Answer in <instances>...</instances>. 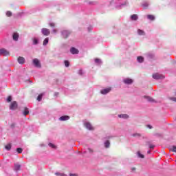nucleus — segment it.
Wrapping results in <instances>:
<instances>
[{
    "instance_id": "nucleus-31",
    "label": "nucleus",
    "mask_w": 176,
    "mask_h": 176,
    "mask_svg": "<svg viewBox=\"0 0 176 176\" xmlns=\"http://www.w3.org/2000/svg\"><path fill=\"white\" fill-rule=\"evenodd\" d=\"M64 63H65V67H69V61H68V60H65Z\"/></svg>"
},
{
    "instance_id": "nucleus-20",
    "label": "nucleus",
    "mask_w": 176,
    "mask_h": 176,
    "mask_svg": "<svg viewBox=\"0 0 176 176\" xmlns=\"http://www.w3.org/2000/svg\"><path fill=\"white\" fill-rule=\"evenodd\" d=\"M131 20H138V16H137V14H133L131 16Z\"/></svg>"
},
{
    "instance_id": "nucleus-38",
    "label": "nucleus",
    "mask_w": 176,
    "mask_h": 176,
    "mask_svg": "<svg viewBox=\"0 0 176 176\" xmlns=\"http://www.w3.org/2000/svg\"><path fill=\"white\" fill-rule=\"evenodd\" d=\"M33 43H34V45H37L38 44V40L36 38H34L33 40Z\"/></svg>"
},
{
    "instance_id": "nucleus-26",
    "label": "nucleus",
    "mask_w": 176,
    "mask_h": 176,
    "mask_svg": "<svg viewBox=\"0 0 176 176\" xmlns=\"http://www.w3.org/2000/svg\"><path fill=\"white\" fill-rule=\"evenodd\" d=\"M43 96V94H40L37 97V101H41L42 100V97Z\"/></svg>"
},
{
    "instance_id": "nucleus-29",
    "label": "nucleus",
    "mask_w": 176,
    "mask_h": 176,
    "mask_svg": "<svg viewBox=\"0 0 176 176\" xmlns=\"http://www.w3.org/2000/svg\"><path fill=\"white\" fill-rule=\"evenodd\" d=\"M143 8H144V9H146V8H148V6H149V3H144L142 4Z\"/></svg>"
},
{
    "instance_id": "nucleus-47",
    "label": "nucleus",
    "mask_w": 176,
    "mask_h": 176,
    "mask_svg": "<svg viewBox=\"0 0 176 176\" xmlns=\"http://www.w3.org/2000/svg\"><path fill=\"white\" fill-rule=\"evenodd\" d=\"M12 127H14V124H12Z\"/></svg>"
},
{
    "instance_id": "nucleus-17",
    "label": "nucleus",
    "mask_w": 176,
    "mask_h": 176,
    "mask_svg": "<svg viewBox=\"0 0 176 176\" xmlns=\"http://www.w3.org/2000/svg\"><path fill=\"white\" fill-rule=\"evenodd\" d=\"M137 60L138 63H144V57L142 56H138Z\"/></svg>"
},
{
    "instance_id": "nucleus-32",
    "label": "nucleus",
    "mask_w": 176,
    "mask_h": 176,
    "mask_svg": "<svg viewBox=\"0 0 176 176\" xmlns=\"http://www.w3.org/2000/svg\"><path fill=\"white\" fill-rule=\"evenodd\" d=\"M49 146L51 148H53L54 149H56V145L53 144L52 143H49Z\"/></svg>"
},
{
    "instance_id": "nucleus-24",
    "label": "nucleus",
    "mask_w": 176,
    "mask_h": 176,
    "mask_svg": "<svg viewBox=\"0 0 176 176\" xmlns=\"http://www.w3.org/2000/svg\"><path fill=\"white\" fill-rule=\"evenodd\" d=\"M147 18L148 19V20H151L152 21H153V20H155V16H153V15H148Z\"/></svg>"
},
{
    "instance_id": "nucleus-37",
    "label": "nucleus",
    "mask_w": 176,
    "mask_h": 176,
    "mask_svg": "<svg viewBox=\"0 0 176 176\" xmlns=\"http://www.w3.org/2000/svg\"><path fill=\"white\" fill-rule=\"evenodd\" d=\"M12 101V96H8L7 98V102H10Z\"/></svg>"
},
{
    "instance_id": "nucleus-15",
    "label": "nucleus",
    "mask_w": 176,
    "mask_h": 176,
    "mask_svg": "<svg viewBox=\"0 0 176 176\" xmlns=\"http://www.w3.org/2000/svg\"><path fill=\"white\" fill-rule=\"evenodd\" d=\"M21 168V164H15L14 165V169L16 171H19Z\"/></svg>"
},
{
    "instance_id": "nucleus-27",
    "label": "nucleus",
    "mask_w": 176,
    "mask_h": 176,
    "mask_svg": "<svg viewBox=\"0 0 176 176\" xmlns=\"http://www.w3.org/2000/svg\"><path fill=\"white\" fill-rule=\"evenodd\" d=\"M170 151L176 153V146H173L172 148H170Z\"/></svg>"
},
{
    "instance_id": "nucleus-34",
    "label": "nucleus",
    "mask_w": 176,
    "mask_h": 176,
    "mask_svg": "<svg viewBox=\"0 0 176 176\" xmlns=\"http://www.w3.org/2000/svg\"><path fill=\"white\" fill-rule=\"evenodd\" d=\"M95 63H96V64H101V60H100L98 58H96Z\"/></svg>"
},
{
    "instance_id": "nucleus-45",
    "label": "nucleus",
    "mask_w": 176,
    "mask_h": 176,
    "mask_svg": "<svg viewBox=\"0 0 176 176\" xmlns=\"http://www.w3.org/2000/svg\"><path fill=\"white\" fill-rule=\"evenodd\" d=\"M131 170H132V171H135V168H134V167H133V168H131Z\"/></svg>"
},
{
    "instance_id": "nucleus-2",
    "label": "nucleus",
    "mask_w": 176,
    "mask_h": 176,
    "mask_svg": "<svg viewBox=\"0 0 176 176\" xmlns=\"http://www.w3.org/2000/svg\"><path fill=\"white\" fill-rule=\"evenodd\" d=\"M18 107L19 104H17V102L13 101L10 104V109H11V111H15V109H16Z\"/></svg>"
},
{
    "instance_id": "nucleus-1",
    "label": "nucleus",
    "mask_w": 176,
    "mask_h": 176,
    "mask_svg": "<svg viewBox=\"0 0 176 176\" xmlns=\"http://www.w3.org/2000/svg\"><path fill=\"white\" fill-rule=\"evenodd\" d=\"M61 35L62 38H63L64 39H67V38H68V36L71 35V31L64 30L61 32Z\"/></svg>"
},
{
    "instance_id": "nucleus-22",
    "label": "nucleus",
    "mask_w": 176,
    "mask_h": 176,
    "mask_svg": "<svg viewBox=\"0 0 176 176\" xmlns=\"http://www.w3.org/2000/svg\"><path fill=\"white\" fill-rule=\"evenodd\" d=\"M109 145H111V142H109V140H107L104 142V146L105 148H109Z\"/></svg>"
},
{
    "instance_id": "nucleus-3",
    "label": "nucleus",
    "mask_w": 176,
    "mask_h": 176,
    "mask_svg": "<svg viewBox=\"0 0 176 176\" xmlns=\"http://www.w3.org/2000/svg\"><path fill=\"white\" fill-rule=\"evenodd\" d=\"M153 79H156L157 80L159 79H164V76H163L162 74H160L159 73H155V74H153Z\"/></svg>"
},
{
    "instance_id": "nucleus-43",
    "label": "nucleus",
    "mask_w": 176,
    "mask_h": 176,
    "mask_svg": "<svg viewBox=\"0 0 176 176\" xmlns=\"http://www.w3.org/2000/svg\"><path fill=\"white\" fill-rule=\"evenodd\" d=\"M52 32H54V34H56V33L57 32V30L54 29V30H52Z\"/></svg>"
},
{
    "instance_id": "nucleus-18",
    "label": "nucleus",
    "mask_w": 176,
    "mask_h": 176,
    "mask_svg": "<svg viewBox=\"0 0 176 176\" xmlns=\"http://www.w3.org/2000/svg\"><path fill=\"white\" fill-rule=\"evenodd\" d=\"M144 98H146V100H147V101H149L150 102H153V98L149 97V96H144Z\"/></svg>"
},
{
    "instance_id": "nucleus-36",
    "label": "nucleus",
    "mask_w": 176,
    "mask_h": 176,
    "mask_svg": "<svg viewBox=\"0 0 176 176\" xmlns=\"http://www.w3.org/2000/svg\"><path fill=\"white\" fill-rule=\"evenodd\" d=\"M49 25H50V27H52V28L56 27V24H55L54 23H50L49 24Z\"/></svg>"
},
{
    "instance_id": "nucleus-46",
    "label": "nucleus",
    "mask_w": 176,
    "mask_h": 176,
    "mask_svg": "<svg viewBox=\"0 0 176 176\" xmlns=\"http://www.w3.org/2000/svg\"><path fill=\"white\" fill-rule=\"evenodd\" d=\"M147 153L149 155L151 153V151H147Z\"/></svg>"
},
{
    "instance_id": "nucleus-6",
    "label": "nucleus",
    "mask_w": 176,
    "mask_h": 176,
    "mask_svg": "<svg viewBox=\"0 0 176 176\" xmlns=\"http://www.w3.org/2000/svg\"><path fill=\"white\" fill-rule=\"evenodd\" d=\"M112 90V88L109 87L100 91L101 94H108Z\"/></svg>"
},
{
    "instance_id": "nucleus-16",
    "label": "nucleus",
    "mask_w": 176,
    "mask_h": 176,
    "mask_svg": "<svg viewBox=\"0 0 176 176\" xmlns=\"http://www.w3.org/2000/svg\"><path fill=\"white\" fill-rule=\"evenodd\" d=\"M49 43V38H45V40L43 41V46H46Z\"/></svg>"
},
{
    "instance_id": "nucleus-14",
    "label": "nucleus",
    "mask_w": 176,
    "mask_h": 176,
    "mask_svg": "<svg viewBox=\"0 0 176 176\" xmlns=\"http://www.w3.org/2000/svg\"><path fill=\"white\" fill-rule=\"evenodd\" d=\"M30 113V111L28 110V108L25 107L24 111H23V115L24 116H27Z\"/></svg>"
},
{
    "instance_id": "nucleus-13",
    "label": "nucleus",
    "mask_w": 176,
    "mask_h": 176,
    "mask_svg": "<svg viewBox=\"0 0 176 176\" xmlns=\"http://www.w3.org/2000/svg\"><path fill=\"white\" fill-rule=\"evenodd\" d=\"M14 41H19V34L18 33H14L12 36Z\"/></svg>"
},
{
    "instance_id": "nucleus-44",
    "label": "nucleus",
    "mask_w": 176,
    "mask_h": 176,
    "mask_svg": "<svg viewBox=\"0 0 176 176\" xmlns=\"http://www.w3.org/2000/svg\"><path fill=\"white\" fill-rule=\"evenodd\" d=\"M147 127H148V129H152V126H151V125H147Z\"/></svg>"
},
{
    "instance_id": "nucleus-28",
    "label": "nucleus",
    "mask_w": 176,
    "mask_h": 176,
    "mask_svg": "<svg viewBox=\"0 0 176 176\" xmlns=\"http://www.w3.org/2000/svg\"><path fill=\"white\" fill-rule=\"evenodd\" d=\"M16 152H17L18 153H23V148H16Z\"/></svg>"
},
{
    "instance_id": "nucleus-21",
    "label": "nucleus",
    "mask_w": 176,
    "mask_h": 176,
    "mask_svg": "<svg viewBox=\"0 0 176 176\" xmlns=\"http://www.w3.org/2000/svg\"><path fill=\"white\" fill-rule=\"evenodd\" d=\"M138 34L139 35H145V32H144V30H138Z\"/></svg>"
},
{
    "instance_id": "nucleus-10",
    "label": "nucleus",
    "mask_w": 176,
    "mask_h": 176,
    "mask_svg": "<svg viewBox=\"0 0 176 176\" xmlns=\"http://www.w3.org/2000/svg\"><path fill=\"white\" fill-rule=\"evenodd\" d=\"M18 63L19 64H24V63H25V59L23 56H19L18 58Z\"/></svg>"
},
{
    "instance_id": "nucleus-7",
    "label": "nucleus",
    "mask_w": 176,
    "mask_h": 176,
    "mask_svg": "<svg viewBox=\"0 0 176 176\" xmlns=\"http://www.w3.org/2000/svg\"><path fill=\"white\" fill-rule=\"evenodd\" d=\"M70 52L72 53V54H78L79 53V50H78V49L72 47L70 49Z\"/></svg>"
},
{
    "instance_id": "nucleus-9",
    "label": "nucleus",
    "mask_w": 176,
    "mask_h": 176,
    "mask_svg": "<svg viewBox=\"0 0 176 176\" xmlns=\"http://www.w3.org/2000/svg\"><path fill=\"white\" fill-rule=\"evenodd\" d=\"M85 126L87 129H88V130H94V128H93V126H91V124L89 122H86Z\"/></svg>"
},
{
    "instance_id": "nucleus-42",
    "label": "nucleus",
    "mask_w": 176,
    "mask_h": 176,
    "mask_svg": "<svg viewBox=\"0 0 176 176\" xmlns=\"http://www.w3.org/2000/svg\"><path fill=\"white\" fill-rule=\"evenodd\" d=\"M69 176H78V175H76L75 173H70Z\"/></svg>"
},
{
    "instance_id": "nucleus-39",
    "label": "nucleus",
    "mask_w": 176,
    "mask_h": 176,
    "mask_svg": "<svg viewBox=\"0 0 176 176\" xmlns=\"http://www.w3.org/2000/svg\"><path fill=\"white\" fill-rule=\"evenodd\" d=\"M153 148H155V146H153V144H150L149 145V148L150 149H153Z\"/></svg>"
},
{
    "instance_id": "nucleus-12",
    "label": "nucleus",
    "mask_w": 176,
    "mask_h": 176,
    "mask_svg": "<svg viewBox=\"0 0 176 176\" xmlns=\"http://www.w3.org/2000/svg\"><path fill=\"white\" fill-rule=\"evenodd\" d=\"M124 83H125L126 85H131V83H133V80H131L130 78L124 79Z\"/></svg>"
},
{
    "instance_id": "nucleus-40",
    "label": "nucleus",
    "mask_w": 176,
    "mask_h": 176,
    "mask_svg": "<svg viewBox=\"0 0 176 176\" xmlns=\"http://www.w3.org/2000/svg\"><path fill=\"white\" fill-rule=\"evenodd\" d=\"M170 100L176 102V98H170Z\"/></svg>"
},
{
    "instance_id": "nucleus-8",
    "label": "nucleus",
    "mask_w": 176,
    "mask_h": 176,
    "mask_svg": "<svg viewBox=\"0 0 176 176\" xmlns=\"http://www.w3.org/2000/svg\"><path fill=\"white\" fill-rule=\"evenodd\" d=\"M0 54H3V56H9V52L5 49H1L0 50Z\"/></svg>"
},
{
    "instance_id": "nucleus-25",
    "label": "nucleus",
    "mask_w": 176,
    "mask_h": 176,
    "mask_svg": "<svg viewBox=\"0 0 176 176\" xmlns=\"http://www.w3.org/2000/svg\"><path fill=\"white\" fill-rule=\"evenodd\" d=\"M6 149H7V151H10V149H12V145L10 144H7L6 146H5Z\"/></svg>"
},
{
    "instance_id": "nucleus-19",
    "label": "nucleus",
    "mask_w": 176,
    "mask_h": 176,
    "mask_svg": "<svg viewBox=\"0 0 176 176\" xmlns=\"http://www.w3.org/2000/svg\"><path fill=\"white\" fill-rule=\"evenodd\" d=\"M119 118H122V119H127L129 118V115L126 114H121L118 116Z\"/></svg>"
},
{
    "instance_id": "nucleus-48",
    "label": "nucleus",
    "mask_w": 176,
    "mask_h": 176,
    "mask_svg": "<svg viewBox=\"0 0 176 176\" xmlns=\"http://www.w3.org/2000/svg\"><path fill=\"white\" fill-rule=\"evenodd\" d=\"M146 144H149V142H147Z\"/></svg>"
},
{
    "instance_id": "nucleus-5",
    "label": "nucleus",
    "mask_w": 176,
    "mask_h": 176,
    "mask_svg": "<svg viewBox=\"0 0 176 176\" xmlns=\"http://www.w3.org/2000/svg\"><path fill=\"white\" fill-rule=\"evenodd\" d=\"M33 64H34L35 67L37 68H41L42 67L41 62L38 60V58L33 59Z\"/></svg>"
},
{
    "instance_id": "nucleus-41",
    "label": "nucleus",
    "mask_w": 176,
    "mask_h": 176,
    "mask_svg": "<svg viewBox=\"0 0 176 176\" xmlns=\"http://www.w3.org/2000/svg\"><path fill=\"white\" fill-rule=\"evenodd\" d=\"M88 151H89V152H90V153H93V152H94L93 149H91V148H88Z\"/></svg>"
},
{
    "instance_id": "nucleus-33",
    "label": "nucleus",
    "mask_w": 176,
    "mask_h": 176,
    "mask_svg": "<svg viewBox=\"0 0 176 176\" xmlns=\"http://www.w3.org/2000/svg\"><path fill=\"white\" fill-rule=\"evenodd\" d=\"M55 175H57V176H65V175L64 173H56Z\"/></svg>"
},
{
    "instance_id": "nucleus-11",
    "label": "nucleus",
    "mask_w": 176,
    "mask_h": 176,
    "mask_svg": "<svg viewBox=\"0 0 176 176\" xmlns=\"http://www.w3.org/2000/svg\"><path fill=\"white\" fill-rule=\"evenodd\" d=\"M59 120H61L62 122H64L65 120H69V116H63L60 117Z\"/></svg>"
},
{
    "instance_id": "nucleus-4",
    "label": "nucleus",
    "mask_w": 176,
    "mask_h": 176,
    "mask_svg": "<svg viewBox=\"0 0 176 176\" xmlns=\"http://www.w3.org/2000/svg\"><path fill=\"white\" fill-rule=\"evenodd\" d=\"M41 32L45 36H48V35H50V30L47 28H43L41 30Z\"/></svg>"
},
{
    "instance_id": "nucleus-30",
    "label": "nucleus",
    "mask_w": 176,
    "mask_h": 176,
    "mask_svg": "<svg viewBox=\"0 0 176 176\" xmlns=\"http://www.w3.org/2000/svg\"><path fill=\"white\" fill-rule=\"evenodd\" d=\"M12 12H10V11H7V12H6V16H8V17H10V16H12Z\"/></svg>"
},
{
    "instance_id": "nucleus-23",
    "label": "nucleus",
    "mask_w": 176,
    "mask_h": 176,
    "mask_svg": "<svg viewBox=\"0 0 176 176\" xmlns=\"http://www.w3.org/2000/svg\"><path fill=\"white\" fill-rule=\"evenodd\" d=\"M137 154H138V157H140V159H144L145 157V156L144 155L141 154V153L140 151H138Z\"/></svg>"
},
{
    "instance_id": "nucleus-35",
    "label": "nucleus",
    "mask_w": 176,
    "mask_h": 176,
    "mask_svg": "<svg viewBox=\"0 0 176 176\" xmlns=\"http://www.w3.org/2000/svg\"><path fill=\"white\" fill-rule=\"evenodd\" d=\"M132 137H141V134L140 133H133Z\"/></svg>"
}]
</instances>
